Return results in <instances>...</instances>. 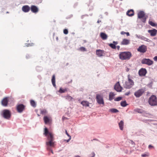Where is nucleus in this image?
<instances>
[{"label":"nucleus","mask_w":157,"mask_h":157,"mask_svg":"<svg viewBox=\"0 0 157 157\" xmlns=\"http://www.w3.org/2000/svg\"><path fill=\"white\" fill-rule=\"evenodd\" d=\"M44 134L45 136H47V140L48 141L46 142V145L47 149L50 150L51 147H54L55 146L53 134L52 132H49L47 128H44Z\"/></svg>","instance_id":"obj_1"},{"label":"nucleus","mask_w":157,"mask_h":157,"mask_svg":"<svg viewBox=\"0 0 157 157\" xmlns=\"http://www.w3.org/2000/svg\"><path fill=\"white\" fill-rule=\"evenodd\" d=\"M132 56L131 53L129 52H120L119 57L121 60H129Z\"/></svg>","instance_id":"obj_2"},{"label":"nucleus","mask_w":157,"mask_h":157,"mask_svg":"<svg viewBox=\"0 0 157 157\" xmlns=\"http://www.w3.org/2000/svg\"><path fill=\"white\" fill-rule=\"evenodd\" d=\"M128 80L124 83L123 86L125 88L129 89L134 85V82L131 79V77L129 75L128 76Z\"/></svg>","instance_id":"obj_3"},{"label":"nucleus","mask_w":157,"mask_h":157,"mask_svg":"<svg viewBox=\"0 0 157 157\" xmlns=\"http://www.w3.org/2000/svg\"><path fill=\"white\" fill-rule=\"evenodd\" d=\"M149 104L151 106L157 105V98L154 95H151L148 99Z\"/></svg>","instance_id":"obj_4"},{"label":"nucleus","mask_w":157,"mask_h":157,"mask_svg":"<svg viewBox=\"0 0 157 157\" xmlns=\"http://www.w3.org/2000/svg\"><path fill=\"white\" fill-rule=\"evenodd\" d=\"M2 115L5 119H9L11 116V113L10 111L8 109H4L2 111Z\"/></svg>","instance_id":"obj_5"},{"label":"nucleus","mask_w":157,"mask_h":157,"mask_svg":"<svg viewBox=\"0 0 157 157\" xmlns=\"http://www.w3.org/2000/svg\"><path fill=\"white\" fill-rule=\"evenodd\" d=\"M138 17L140 19H142V21L145 22L146 21V18L145 17V13L143 11H140L138 13Z\"/></svg>","instance_id":"obj_6"},{"label":"nucleus","mask_w":157,"mask_h":157,"mask_svg":"<svg viewBox=\"0 0 157 157\" xmlns=\"http://www.w3.org/2000/svg\"><path fill=\"white\" fill-rule=\"evenodd\" d=\"M25 106L23 104H20L17 105L16 109L17 112L19 113H21L25 109Z\"/></svg>","instance_id":"obj_7"},{"label":"nucleus","mask_w":157,"mask_h":157,"mask_svg":"<svg viewBox=\"0 0 157 157\" xmlns=\"http://www.w3.org/2000/svg\"><path fill=\"white\" fill-rule=\"evenodd\" d=\"M153 63V61L149 59H144L141 60L142 63L146 64L148 66L152 65Z\"/></svg>","instance_id":"obj_8"},{"label":"nucleus","mask_w":157,"mask_h":157,"mask_svg":"<svg viewBox=\"0 0 157 157\" xmlns=\"http://www.w3.org/2000/svg\"><path fill=\"white\" fill-rule=\"evenodd\" d=\"M96 99L97 102L99 104H104V100L102 96L97 94L96 95Z\"/></svg>","instance_id":"obj_9"},{"label":"nucleus","mask_w":157,"mask_h":157,"mask_svg":"<svg viewBox=\"0 0 157 157\" xmlns=\"http://www.w3.org/2000/svg\"><path fill=\"white\" fill-rule=\"evenodd\" d=\"M144 90L143 89H139L136 91L134 94V95L137 98H139L144 93Z\"/></svg>","instance_id":"obj_10"},{"label":"nucleus","mask_w":157,"mask_h":157,"mask_svg":"<svg viewBox=\"0 0 157 157\" xmlns=\"http://www.w3.org/2000/svg\"><path fill=\"white\" fill-rule=\"evenodd\" d=\"M147 50V46L144 45H142L140 46L137 49V51L141 53L146 52Z\"/></svg>","instance_id":"obj_11"},{"label":"nucleus","mask_w":157,"mask_h":157,"mask_svg":"<svg viewBox=\"0 0 157 157\" xmlns=\"http://www.w3.org/2000/svg\"><path fill=\"white\" fill-rule=\"evenodd\" d=\"M115 90L118 92H120L122 91L123 88L120 86L119 82H117L115 85L114 88Z\"/></svg>","instance_id":"obj_12"},{"label":"nucleus","mask_w":157,"mask_h":157,"mask_svg":"<svg viewBox=\"0 0 157 157\" xmlns=\"http://www.w3.org/2000/svg\"><path fill=\"white\" fill-rule=\"evenodd\" d=\"M9 101L8 98L7 97L4 98L1 101L2 105L4 106H6L8 105Z\"/></svg>","instance_id":"obj_13"},{"label":"nucleus","mask_w":157,"mask_h":157,"mask_svg":"<svg viewBox=\"0 0 157 157\" xmlns=\"http://www.w3.org/2000/svg\"><path fill=\"white\" fill-rule=\"evenodd\" d=\"M147 73V71L145 68H141L139 71V74L140 76H145Z\"/></svg>","instance_id":"obj_14"},{"label":"nucleus","mask_w":157,"mask_h":157,"mask_svg":"<svg viewBox=\"0 0 157 157\" xmlns=\"http://www.w3.org/2000/svg\"><path fill=\"white\" fill-rule=\"evenodd\" d=\"M148 33H150L151 36H155L157 34V30L155 29H153L151 30H149L148 31Z\"/></svg>","instance_id":"obj_15"},{"label":"nucleus","mask_w":157,"mask_h":157,"mask_svg":"<svg viewBox=\"0 0 157 157\" xmlns=\"http://www.w3.org/2000/svg\"><path fill=\"white\" fill-rule=\"evenodd\" d=\"M31 10L32 12L35 13H37L39 11L38 8L36 6L34 5H32L31 6Z\"/></svg>","instance_id":"obj_16"},{"label":"nucleus","mask_w":157,"mask_h":157,"mask_svg":"<svg viewBox=\"0 0 157 157\" xmlns=\"http://www.w3.org/2000/svg\"><path fill=\"white\" fill-rule=\"evenodd\" d=\"M30 9V7L28 5L24 6L22 8V10L25 13L29 12Z\"/></svg>","instance_id":"obj_17"},{"label":"nucleus","mask_w":157,"mask_h":157,"mask_svg":"<svg viewBox=\"0 0 157 157\" xmlns=\"http://www.w3.org/2000/svg\"><path fill=\"white\" fill-rule=\"evenodd\" d=\"M130 41L129 40L124 39H123L121 43V44L122 45H127L130 44Z\"/></svg>","instance_id":"obj_18"},{"label":"nucleus","mask_w":157,"mask_h":157,"mask_svg":"<svg viewBox=\"0 0 157 157\" xmlns=\"http://www.w3.org/2000/svg\"><path fill=\"white\" fill-rule=\"evenodd\" d=\"M96 53L98 56H102L104 54V51L101 50H97L96 51Z\"/></svg>","instance_id":"obj_19"},{"label":"nucleus","mask_w":157,"mask_h":157,"mask_svg":"<svg viewBox=\"0 0 157 157\" xmlns=\"http://www.w3.org/2000/svg\"><path fill=\"white\" fill-rule=\"evenodd\" d=\"M44 120L45 124L49 123L51 121L50 118L47 116H45L44 117Z\"/></svg>","instance_id":"obj_20"},{"label":"nucleus","mask_w":157,"mask_h":157,"mask_svg":"<svg viewBox=\"0 0 157 157\" xmlns=\"http://www.w3.org/2000/svg\"><path fill=\"white\" fill-rule=\"evenodd\" d=\"M100 36L103 40H106L108 37L107 35L104 33H101L100 34Z\"/></svg>","instance_id":"obj_21"},{"label":"nucleus","mask_w":157,"mask_h":157,"mask_svg":"<svg viewBox=\"0 0 157 157\" xmlns=\"http://www.w3.org/2000/svg\"><path fill=\"white\" fill-rule=\"evenodd\" d=\"M134 14V11L132 10H128L127 12V15L129 16H133Z\"/></svg>","instance_id":"obj_22"},{"label":"nucleus","mask_w":157,"mask_h":157,"mask_svg":"<svg viewBox=\"0 0 157 157\" xmlns=\"http://www.w3.org/2000/svg\"><path fill=\"white\" fill-rule=\"evenodd\" d=\"M115 95V94L114 93L112 92H110L109 95V100L110 101L112 100L113 99H114V97Z\"/></svg>","instance_id":"obj_23"},{"label":"nucleus","mask_w":157,"mask_h":157,"mask_svg":"<svg viewBox=\"0 0 157 157\" xmlns=\"http://www.w3.org/2000/svg\"><path fill=\"white\" fill-rule=\"evenodd\" d=\"M119 126L120 129L122 130L123 128V126L124 123L123 121H121L118 124Z\"/></svg>","instance_id":"obj_24"},{"label":"nucleus","mask_w":157,"mask_h":157,"mask_svg":"<svg viewBox=\"0 0 157 157\" xmlns=\"http://www.w3.org/2000/svg\"><path fill=\"white\" fill-rule=\"evenodd\" d=\"M52 82L53 86L55 87H56L55 76L54 75H53L52 76Z\"/></svg>","instance_id":"obj_25"},{"label":"nucleus","mask_w":157,"mask_h":157,"mask_svg":"<svg viewBox=\"0 0 157 157\" xmlns=\"http://www.w3.org/2000/svg\"><path fill=\"white\" fill-rule=\"evenodd\" d=\"M81 104L83 106H89V102L86 101H82Z\"/></svg>","instance_id":"obj_26"},{"label":"nucleus","mask_w":157,"mask_h":157,"mask_svg":"<svg viewBox=\"0 0 157 157\" xmlns=\"http://www.w3.org/2000/svg\"><path fill=\"white\" fill-rule=\"evenodd\" d=\"M40 113L42 115H45L47 113V111L45 109H40Z\"/></svg>","instance_id":"obj_27"},{"label":"nucleus","mask_w":157,"mask_h":157,"mask_svg":"<svg viewBox=\"0 0 157 157\" xmlns=\"http://www.w3.org/2000/svg\"><path fill=\"white\" fill-rule=\"evenodd\" d=\"M67 91V88L63 89L62 88H60L59 91V92L60 93H63Z\"/></svg>","instance_id":"obj_28"},{"label":"nucleus","mask_w":157,"mask_h":157,"mask_svg":"<svg viewBox=\"0 0 157 157\" xmlns=\"http://www.w3.org/2000/svg\"><path fill=\"white\" fill-rule=\"evenodd\" d=\"M31 105L33 107H35L36 106V104L35 101L33 100H31L30 101Z\"/></svg>","instance_id":"obj_29"},{"label":"nucleus","mask_w":157,"mask_h":157,"mask_svg":"<svg viewBox=\"0 0 157 157\" xmlns=\"http://www.w3.org/2000/svg\"><path fill=\"white\" fill-rule=\"evenodd\" d=\"M121 105L122 106L125 107L127 104L126 103V102L125 101H122L121 103Z\"/></svg>","instance_id":"obj_30"},{"label":"nucleus","mask_w":157,"mask_h":157,"mask_svg":"<svg viewBox=\"0 0 157 157\" xmlns=\"http://www.w3.org/2000/svg\"><path fill=\"white\" fill-rule=\"evenodd\" d=\"M110 111L113 113H116L119 112V111L115 109H110Z\"/></svg>","instance_id":"obj_31"},{"label":"nucleus","mask_w":157,"mask_h":157,"mask_svg":"<svg viewBox=\"0 0 157 157\" xmlns=\"http://www.w3.org/2000/svg\"><path fill=\"white\" fill-rule=\"evenodd\" d=\"M109 46L111 47L112 48L115 49L116 48V46L113 44H109Z\"/></svg>","instance_id":"obj_32"},{"label":"nucleus","mask_w":157,"mask_h":157,"mask_svg":"<svg viewBox=\"0 0 157 157\" xmlns=\"http://www.w3.org/2000/svg\"><path fill=\"white\" fill-rule=\"evenodd\" d=\"M149 24L152 26L155 27L156 25L154 23L151 21H149Z\"/></svg>","instance_id":"obj_33"},{"label":"nucleus","mask_w":157,"mask_h":157,"mask_svg":"<svg viewBox=\"0 0 157 157\" xmlns=\"http://www.w3.org/2000/svg\"><path fill=\"white\" fill-rule=\"evenodd\" d=\"M66 99L69 101H71L73 99V98L71 96L67 95L66 97Z\"/></svg>","instance_id":"obj_34"},{"label":"nucleus","mask_w":157,"mask_h":157,"mask_svg":"<svg viewBox=\"0 0 157 157\" xmlns=\"http://www.w3.org/2000/svg\"><path fill=\"white\" fill-rule=\"evenodd\" d=\"M122 99V97H119L114 99V100L115 101H119Z\"/></svg>","instance_id":"obj_35"},{"label":"nucleus","mask_w":157,"mask_h":157,"mask_svg":"<svg viewBox=\"0 0 157 157\" xmlns=\"http://www.w3.org/2000/svg\"><path fill=\"white\" fill-rule=\"evenodd\" d=\"M136 111L141 113H143L144 112V111L142 109H137L136 110Z\"/></svg>","instance_id":"obj_36"},{"label":"nucleus","mask_w":157,"mask_h":157,"mask_svg":"<svg viewBox=\"0 0 157 157\" xmlns=\"http://www.w3.org/2000/svg\"><path fill=\"white\" fill-rule=\"evenodd\" d=\"M79 50L82 51H86V49L84 47H81L79 48Z\"/></svg>","instance_id":"obj_37"},{"label":"nucleus","mask_w":157,"mask_h":157,"mask_svg":"<svg viewBox=\"0 0 157 157\" xmlns=\"http://www.w3.org/2000/svg\"><path fill=\"white\" fill-rule=\"evenodd\" d=\"M149 156V154L148 153H147L145 154H143L141 155L142 157H146L148 156Z\"/></svg>","instance_id":"obj_38"},{"label":"nucleus","mask_w":157,"mask_h":157,"mask_svg":"<svg viewBox=\"0 0 157 157\" xmlns=\"http://www.w3.org/2000/svg\"><path fill=\"white\" fill-rule=\"evenodd\" d=\"M95 155V154L94 152H92L89 155V157H94Z\"/></svg>","instance_id":"obj_39"},{"label":"nucleus","mask_w":157,"mask_h":157,"mask_svg":"<svg viewBox=\"0 0 157 157\" xmlns=\"http://www.w3.org/2000/svg\"><path fill=\"white\" fill-rule=\"evenodd\" d=\"M26 46L27 47L31 46H32L34 45V44L33 43H32L31 44H25Z\"/></svg>","instance_id":"obj_40"},{"label":"nucleus","mask_w":157,"mask_h":157,"mask_svg":"<svg viewBox=\"0 0 157 157\" xmlns=\"http://www.w3.org/2000/svg\"><path fill=\"white\" fill-rule=\"evenodd\" d=\"M68 33V31L67 29H64L63 30V33L65 34H67Z\"/></svg>","instance_id":"obj_41"},{"label":"nucleus","mask_w":157,"mask_h":157,"mask_svg":"<svg viewBox=\"0 0 157 157\" xmlns=\"http://www.w3.org/2000/svg\"><path fill=\"white\" fill-rule=\"evenodd\" d=\"M148 148L149 149H151V148H153L154 147L152 146L151 145H149V146H148Z\"/></svg>","instance_id":"obj_42"},{"label":"nucleus","mask_w":157,"mask_h":157,"mask_svg":"<svg viewBox=\"0 0 157 157\" xmlns=\"http://www.w3.org/2000/svg\"><path fill=\"white\" fill-rule=\"evenodd\" d=\"M113 43L116 46L118 42L117 41H113Z\"/></svg>","instance_id":"obj_43"},{"label":"nucleus","mask_w":157,"mask_h":157,"mask_svg":"<svg viewBox=\"0 0 157 157\" xmlns=\"http://www.w3.org/2000/svg\"><path fill=\"white\" fill-rule=\"evenodd\" d=\"M153 59L155 61H157V56H155L154 57Z\"/></svg>","instance_id":"obj_44"},{"label":"nucleus","mask_w":157,"mask_h":157,"mask_svg":"<svg viewBox=\"0 0 157 157\" xmlns=\"http://www.w3.org/2000/svg\"><path fill=\"white\" fill-rule=\"evenodd\" d=\"M126 33L125 32H124V31H122L121 32V35H124V34H126Z\"/></svg>","instance_id":"obj_45"},{"label":"nucleus","mask_w":157,"mask_h":157,"mask_svg":"<svg viewBox=\"0 0 157 157\" xmlns=\"http://www.w3.org/2000/svg\"><path fill=\"white\" fill-rule=\"evenodd\" d=\"M65 133L67 135V136L70 137V136H71L70 135H69V134H68V132H67V131L66 130H65Z\"/></svg>","instance_id":"obj_46"},{"label":"nucleus","mask_w":157,"mask_h":157,"mask_svg":"<svg viewBox=\"0 0 157 157\" xmlns=\"http://www.w3.org/2000/svg\"><path fill=\"white\" fill-rule=\"evenodd\" d=\"M126 71H127V72L129 70V69L127 67H126Z\"/></svg>","instance_id":"obj_47"},{"label":"nucleus","mask_w":157,"mask_h":157,"mask_svg":"<svg viewBox=\"0 0 157 157\" xmlns=\"http://www.w3.org/2000/svg\"><path fill=\"white\" fill-rule=\"evenodd\" d=\"M116 48H117L118 50H119L120 49V47L118 45L116 47Z\"/></svg>","instance_id":"obj_48"},{"label":"nucleus","mask_w":157,"mask_h":157,"mask_svg":"<svg viewBox=\"0 0 157 157\" xmlns=\"http://www.w3.org/2000/svg\"><path fill=\"white\" fill-rule=\"evenodd\" d=\"M71 136H70L69 139L68 140H66L67 142H68L70 141V140L71 139Z\"/></svg>","instance_id":"obj_49"},{"label":"nucleus","mask_w":157,"mask_h":157,"mask_svg":"<svg viewBox=\"0 0 157 157\" xmlns=\"http://www.w3.org/2000/svg\"><path fill=\"white\" fill-rule=\"evenodd\" d=\"M127 35V36H129V33L128 32H126V34Z\"/></svg>","instance_id":"obj_50"},{"label":"nucleus","mask_w":157,"mask_h":157,"mask_svg":"<svg viewBox=\"0 0 157 157\" xmlns=\"http://www.w3.org/2000/svg\"><path fill=\"white\" fill-rule=\"evenodd\" d=\"M101 22V20H98V22H98V23H99Z\"/></svg>","instance_id":"obj_51"},{"label":"nucleus","mask_w":157,"mask_h":157,"mask_svg":"<svg viewBox=\"0 0 157 157\" xmlns=\"http://www.w3.org/2000/svg\"><path fill=\"white\" fill-rule=\"evenodd\" d=\"M75 157H80L79 156L77 155L76 156H75Z\"/></svg>","instance_id":"obj_52"},{"label":"nucleus","mask_w":157,"mask_h":157,"mask_svg":"<svg viewBox=\"0 0 157 157\" xmlns=\"http://www.w3.org/2000/svg\"><path fill=\"white\" fill-rule=\"evenodd\" d=\"M37 115L38 116H40V115L39 114H38V113L37 114Z\"/></svg>","instance_id":"obj_53"}]
</instances>
